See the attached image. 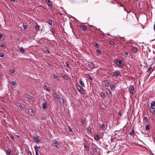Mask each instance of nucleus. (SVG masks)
Listing matches in <instances>:
<instances>
[{"instance_id": "f257e3e1", "label": "nucleus", "mask_w": 155, "mask_h": 155, "mask_svg": "<svg viewBox=\"0 0 155 155\" xmlns=\"http://www.w3.org/2000/svg\"><path fill=\"white\" fill-rule=\"evenodd\" d=\"M116 63L117 65L120 68L124 66V63L121 60L116 59Z\"/></svg>"}, {"instance_id": "f03ea898", "label": "nucleus", "mask_w": 155, "mask_h": 155, "mask_svg": "<svg viewBox=\"0 0 155 155\" xmlns=\"http://www.w3.org/2000/svg\"><path fill=\"white\" fill-rule=\"evenodd\" d=\"M76 87L78 91L81 94H84L85 93L83 90L79 85H76Z\"/></svg>"}, {"instance_id": "7ed1b4c3", "label": "nucleus", "mask_w": 155, "mask_h": 155, "mask_svg": "<svg viewBox=\"0 0 155 155\" xmlns=\"http://www.w3.org/2000/svg\"><path fill=\"white\" fill-rule=\"evenodd\" d=\"M114 76H121V72L119 70L115 71L113 73Z\"/></svg>"}, {"instance_id": "20e7f679", "label": "nucleus", "mask_w": 155, "mask_h": 155, "mask_svg": "<svg viewBox=\"0 0 155 155\" xmlns=\"http://www.w3.org/2000/svg\"><path fill=\"white\" fill-rule=\"evenodd\" d=\"M129 91L130 93L134 94L135 93L134 89V87L132 85L129 87Z\"/></svg>"}, {"instance_id": "39448f33", "label": "nucleus", "mask_w": 155, "mask_h": 155, "mask_svg": "<svg viewBox=\"0 0 155 155\" xmlns=\"http://www.w3.org/2000/svg\"><path fill=\"white\" fill-rule=\"evenodd\" d=\"M87 66H88L89 68H93L94 67L93 64L91 62H88L87 63Z\"/></svg>"}, {"instance_id": "423d86ee", "label": "nucleus", "mask_w": 155, "mask_h": 155, "mask_svg": "<svg viewBox=\"0 0 155 155\" xmlns=\"http://www.w3.org/2000/svg\"><path fill=\"white\" fill-rule=\"evenodd\" d=\"M58 101L62 105H64V99L61 97H59L58 99Z\"/></svg>"}, {"instance_id": "0eeeda50", "label": "nucleus", "mask_w": 155, "mask_h": 155, "mask_svg": "<svg viewBox=\"0 0 155 155\" xmlns=\"http://www.w3.org/2000/svg\"><path fill=\"white\" fill-rule=\"evenodd\" d=\"M47 104L46 101H43L42 104V107L43 109H45L47 108Z\"/></svg>"}, {"instance_id": "6e6552de", "label": "nucleus", "mask_w": 155, "mask_h": 155, "mask_svg": "<svg viewBox=\"0 0 155 155\" xmlns=\"http://www.w3.org/2000/svg\"><path fill=\"white\" fill-rule=\"evenodd\" d=\"M33 139L36 143H38V142H39L38 137V136H37L36 137H34Z\"/></svg>"}, {"instance_id": "1a4fd4ad", "label": "nucleus", "mask_w": 155, "mask_h": 155, "mask_svg": "<svg viewBox=\"0 0 155 155\" xmlns=\"http://www.w3.org/2000/svg\"><path fill=\"white\" fill-rule=\"evenodd\" d=\"M150 107L152 109H155V101H153L151 103Z\"/></svg>"}, {"instance_id": "9d476101", "label": "nucleus", "mask_w": 155, "mask_h": 155, "mask_svg": "<svg viewBox=\"0 0 155 155\" xmlns=\"http://www.w3.org/2000/svg\"><path fill=\"white\" fill-rule=\"evenodd\" d=\"M45 1L47 4L49 6H50L52 5V3L50 0H45Z\"/></svg>"}, {"instance_id": "9b49d317", "label": "nucleus", "mask_w": 155, "mask_h": 155, "mask_svg": "<svg viewBox=\"0 0 155 155\" xmlns=\"http://www.w3.org/2000/svg\"><path fill=\"white\" fill-rule=\"evenodd\" d=\"M40 148V147H38V146L35 145L34 147V148L35 150V152H38V150Z\"/></svg>"}, {"instance_id": "f8f14e48", "label": "nucleus", "mask_w": 155, "mask_h": 155, "mask_svg": "<svg viewBox=\"0 0 155 155\" xmlns=\"http://www.w3.org/2000/svg\"><path fill=\"white\" fill-rule=\"evenodd\" d=\"M7 155H10L12 152V151L10 148H8V150H7Z\"/></svg>"}, {"instance_id": "ddd939ff", "label": "nucleus", "mask_w": 155, "mask_h": 155, "mask_svg": "<svg viewBox=\"0 0 155 155\" xmlns=\"http://www.w3.org/2000/svg\"><path fill=\"white\" fill-rule=\"evenodd\" d=\"M53 97H54L57 98V99H58V98L59 97L58 95L56 93H54L53 94Z\"/></svg>"}, {"instance_id": "4468645a", "label": "nucleus", "mask_w": 155, "mask_h": 155, "mask_svg": "<svg viewBox=\"0 0 155 155\" xmlns=\"http://www.w3.org/2000/svg\"><path fill=\"white\" fill-rule=\"evenodd\" d=\"M25 96L27 98H28L30 99H31L32 98V97L30 95L28 94H26L25 95Z\"/></svg>"}, {"instance_id": "2eb2a0df", "label": "nucleus", "mask_w": 155, "mask_h": 155, "mask_svg": "<svg viewBox=\"0 0 155 155\" xmlns=\"http://www.w3.org/2000/svg\"><path fill=\"white\" fill-rule=\"evenodd\" d=\"M80 84L83 87H84L85 85L83 81H82L80 79L79 81Z\"/></svg>"}, {"instance_id": "dca6fc26", "label": "nucleus", "mask_w": 155, "mask_h": 155, "mask_svg": "<svg viewBox=\"0 0 155 155\" xmlns=\"http://www.w3.org/2000/svg\"><path fill=\"white\" fill-rule=\"evenodd\" d=\"M19 50L22 53H24L25 52V50L23 48L21 47L20 48H19Z\"/></svg>"}, {"instance_id": "f3484780", "label": "nucleus", "mask_w": 155, "mask_h": 155, "mask_svg": "<svg viewBox=\"0 0 155 155\" xmlns=\"http://www.w3.org/2000/svg\"><path fill=\"white\" fill-rule=\"evenodd\" d=\"M86 78L91 81H92L93 80L92 78L90 75H87L86 76Z\"/></svg>"}, {"instance_id": "a211bd4d", "label": "nucleus", "mask_w": 155, "mask_h": 155, "mask_svg": "<svg viewBox=\"0 0 155 155\" xmlns=\"http://www.w3.org/2000/svg\"><path fill=\"white\" fill-rule=\"evenodd\" d=\"M44 87L45 89H46L48 91H49L50 90L49 87L46 85L44 86Z\"/></svg>"}, {"instance_id": "6ab92c4d", "label": "nucleus", "mask_w": 155, "mask_h": 155, "mask_svg": "<svg viewBox=\"0 0 155 155\" xmlns=\"http://www.w3.org/2000/svg\"><path fill=\"white\" fill-rule=\"evenodd\" d=\"M34 110L32 109H29L28 112L29 114H32L33 113V112Z\"/></svg>"}, {"instance_id": "aec40b11", "label": "nucleus", "mask_w": 155, "mask_h": 155, "mask_svg": "<svg viewBox=\"0 0 155 155\" xmlns=\"http://www.w3.org/2000/svg\"><path fill=\"white\" fill-rule=\"evenodd\" d=\"M132 51L134 52H136L137 51V48H136L133 47L132 48Z\"/></svg>"}, {"instance_id": "412c9836", "label": "nucleus", "mask_w": 155, "mask_h": 155, "mask_svg": "<svg viewBox=\"0 0 155 155\" xmlns=\"http://www.w3.org/2000/svg\"><path fill=\"white\" fill-rule=\"evenodd\" d=\"M107 93L109 96L111 97L112 96L111 92L110 90H108L107 91Z\"/></svg>"}, {"instance_id": "4be33fe9", "label": "nucleus", "mask_w": 155, "mask_h": 155, "mask_svg": "<svg viewBox=\"0 0 155 155\" xmlns=\"http://www.w3.org/2000/svg\"><path fill=\"white\" fill-rule=\"evenodd\" d=\"M54 143L55 146L57 147H58V144L57 141L54 140Z\"/></svg>"}, {"instance_id": "5701e85b", "label": "nucleus", "mask_w": 155, "mask_h": 155, "mask_svg": "<svg viewBox=\"0 0 155 155\" xmlns=\"http://www.w3.org/2000/svg\"><path fill=\"white\" fill-rule=\"evenodd\" d=\"M105 125L104 124L102 123L101 126V128L102 130H103L105 128Z\"/></svg>"}, {"instance_id": "b1692460", "label": "nucleus", "mask_w": 155, "mask_h": 155, "mask_svg": "<svg viewBox=\"0 0 155 155\" xmlns=\"http://www.w3.org/2000/svg\"><path fill=\"white\" fill-rule=\"evenodd\" d=\"M82 29L84 30H87V28L86 26L84 25H82L81 27Z\"/></svg>"}, {"instance_id": "393cba45", "label": "nucleus", "mask_w": 155, "mask_h": 155, "mask_svg": "<svg viewBox=\"0 0 155 155\" xmlns=\"http://www.w3.org/2000/svg\"><path fill=\"white\" fill-rule=\"evenodd\" d=\"M150 128V126L149 125H147L146 126L145 128L146 130H149Z\"/></svg>"}, {"instance_id": "a878e982", "label": "nucleus", "mask_w": 155, "mask_h": 155, "mask_svg": "<svg viewBox=\"0 0 155 155\" xmlns=\"http://www.w3.org/2000/svg\"><path fill=\"white\" fill-rule=\"evenodd\" d=\"M134 131L133 129H132V131L129 133V134L131 135L134 136Z\"/></svg>"}, {"instance_id": "bb28decb", "label": "nucleus", "mask_w": 155, "mask_h": 155, "mask_svg": "<svg viewBox=\"0 0 155 155\" xmlns=\"http://www.w3.org/2000/svg\"><path fill=\"white\" fill-rule=\"evenodd\" d=\"M101 96L103 98H105L106 97L105 94L103 92L101 93Z\"/></svg>"}, {"instance_id": "cd10ccee", "label": "nucleus", "mask_w": 155, "mask_h": 155, "mask_svg": "<svg viewBox=\"0 0 155 155\" xmlns=\"http://www.w3.org/2000/svg\"><path fill=\"white\" fill-rule=\"evenodd\" d=\"M94 139L96 140H98L99 139V137L98 135H97L95 136Z\"/></svg>"}, {"instance_id": "c85d7f7f", "label": "nucleus", "mask_w": 155, "mask_h": 155, "mask_svg": "<svg viewBox=\"0 0 155 155\" xmlns=\"http://www.w3.org/2000/svg\"><path fill=\"white\" fill-rule=\"evenodd\" d=\"M84 148L85 149H87L88 148V147H87V143H84Z\"/></svg>"}, {"instance_id": "c756f323", "label": "nucleus", "mask_w": 155, "mask_h": 155, "mask_svg": "<svg viewBox=\"0 0 155 155\" xmlns=\"http://www.w3.org/2000/svg\"><path fill=\"white\" fill-rule=\"evenodd\" d=\"M115 85H111L110 87V88L111 89L113 90L115 88Z\"/></svg>"}, {"instance_id": "7c9ffc66", "label": "nucleus", "mask_w": 155, "mask_h": 155, "mask_svg": "<svg viewBox=\"0 0 155 155\" xmlns=\"http://www.w3.org/2000/svg\"><path fill=\"white\" fill-rule=\"evenodd\" d=\"M11 83L14 86L16 84V83L15 82L13 81H11Z\"/></svg>"}, {"instance_id": "2f4dec72", "label": "nucleus", "mask_w": 155, "mask_h": 155, "mask_svg": "<svg viewBox=\"0 0 155 155\" xmlns=\"http://www.w3.org/2000/svg\"><path fill=\"white\" fill-rule=\"evenodd\" d=\"M97 52L98 54H99L101 55V51L99 50H97Z\"/></svg>"}, {"instance_id": "473e14b6", "label": "nucleus", "mask_w": 155, "mask_h": 155, "mask_svg": "<svg viewBox=\"0 0 155 155\" xmlns=\"http://www.w3.org/2000/svg\"><path fill=\"white\" fill-rule=\"evenodd\" d=\"M53 77H54V78L55 79L57 80H58L59 79L58 76H56L55 75H54Z\"/></svg>"}, {"instance_id": "72a5a7b5", "label": "nucleus", "mask_w": 155, "mask_h": 155, "mask_svg": "<svg viewBox=\"0 0 155 155\" xmlns=\"http://www.w3.org/2000/svg\"><path fill=\"white\" fill-rule=\"evenodd\" d=\"M9 136L10 137V138H11V139L12 140H14V137L11 134H10V135H9Z\"/></svg>"}, {"instance_id": "f704fd0d", "label": "nucleus", "mask_w": 155, "mask_h": 155, "mask_svg": "<svg viewBox=\"0 0 155 155\" xmlns=\"http://www.w3.org/2000/svg\"><path fill=\"white\" fill-rule=\"evenodd\" d=\"M110 84V83L109 82H108L107 83L105 84V86L108 87L109 86V85Z\"/></svg>"}, {"instance_id": "c9c22d12", "label": "nucleus", "mask_w": 155, "mask_h": 155, "mask_svg": "<svg viewBox=\"0 0 155 155\" xmlns=\"http://www.w3.org/2000/svg\"><path fill=\"white\" fill-rule=\"evenodd\" d=\"M50 31H51L52 32V33H53L54 34L55 32V30L53 29V28H51V30H50Z\"/></svg>"}, {"instance_id": "e433bc0d", "label": "nucleus", "mask_w": 155, "mask_h": 155, "mask_svg": "<svg viewBox=\"0 0 155 155\" xmlns=\"http://www.w3.org/2000/svg\"><path fill=\"white\" fill-rule=\"evenodd\" d=\"M36 30H38L39 29V26L38 25H36L35 27Z\"/></svg>"}, {"instance_id": "4c0bfd02", "label": "nucleus", "mask_w": 155, "mask_h": 155, "mask_svg": "<svg viewBox=\"0 0 155 155\" xmlns=\"http://www.w3.org/2000/svg\"><path fill=\"white\" fill-rule=\"evenodd\" d=\"M9 72L11 73H13L15 72V70L14 69L10 70Z\"/></svg>"}, {"instance_id": "58836bf2", "label": "nucleus", "mask_w": 155, "mask_h": 155, "mask_svg": "<svg viewBox=\"0 0 155 155\" xmlns=\"http://www.w3.org/2000/svg\"><path fill=\"white\" fill-rule=\"evenodd\" d=\"M19 107L21 109H23V107L21 104H20V105H19Z\"/></svg>"}, {"instance_id": "ea45409f", "label": "nucleus", "mask_w": 155, "mask_h": 155, "mask_svg": "<svg viewBox=\"0 0 155 155\" xmlns=\"http://www.w3.org/2000/svg\"><path fill=\"white\" fill-rule=\"evenodd\" d=\"M46 48L47 49H46V50L45 51V52H47L48 53H49V54H50V51H49L48 48Z\"/></svg>"}, {"instance_id": "a19ab883", "label": "nucleus", "mask_w": 155, "mask_h": 155, "mask_svg": "<svg viewBox=\"0 0 155 155\" xmlns=\"http://www.w3.org/2000/svg\"><path fill=\"white\" fill-rule=\"evenodd\" d=\"M48 24L50 25H52V21L51 20L48 21Z\"/></svg>"}, {"instance_id": "79ce46f5", "label": "nucleus", "mask_w": 155, "mask_h": 155, "mask_svg": "<svg viewBox=\"0 0 155 155\" xmlns=\"http://www.w3.org/2000/svg\"><path fill=\"white\" fill-rule=\"evenodd\" d=\"M122 54H122V55H124L125 56H126L128 55V53H123Z\"/></svg>"}, {"instance_id": "37998d69", "label": "nucleus", "mask_w": 155, "mask_h": 155, "mask_svg": "<svg viewBox=\"0 0 155 155\" xmlns=\"http://www.w3.org/2000/svg\"><path fill=\"white\" fill-rule=\"evenodd\" d=\"M119 132H120V130H116L115 131V134H116V135H117Z\"/></svg>"}, {"instance_id": "c03bdc74", "label": "nucleus", "mask_w": 155, "mask_h": 155, "mask_svg": "<svg viewBox=\"0 0 155 155\" xmlns=\"http://www.w3.org/2000/svg\"><path fill=\"white\" fill-rule=\"evenodd\" d=\"M4 55L3 53H0V57L1 58H2L4 57Z\"/></svg>"}, {"instance_id": "a18cd8bd", "label": "nucleus", "mask_w": 155, "mask_h": 155, "mask_svg": "<svg viewBox=\"0 0 155 155\" xmlns=\"http://www.w3.org/2000/svg\"><path fill=\"white\" fill-rule=\"evenodd\" d=\"M91 127H89L87 129V130L88 132H90L91 131Z\"/></svg>"}, {"instance_id": "49530a36", "label": "nucleus", "mask_w": 155, "mask_h": 155, "mask_svg": "<svg viewBox=\"0 0 155 155\" xmlns=\"http://www.w3.org/2000/svg\"><path fill=\"white\" fill-rule=\"evenodd\" d=\"M1 47H3V48H5V46L3 44H1L0 45Z\"/></svg>"}, {"instance_id": "de8ad7c7", "label": "nucleus", "mask_w": 155, "mask_h": 155, "mask_svg": "<svg viewBox=\"0 0 155 155\" xmlns=\"http://www.w3.org/2000/svg\"><path fill=\"white\" fill-rule=\"evenodd\" d=\"M95 46L97 48L99 46V45L98 43H96L95 44Z\"/></svg>"}, {"instance_id": "09e8293b", "label": "nucleus", "mask_w": 155, "mask_h": 155, "mask_svg": "<svg viewBox=\"0 0 155 155\" xmlns=\"http://www.w3.org/2000/svg\"><path fill=\"white\" fill-rule=\"evenodd\" d=\"M27 28V26L26 25H24V28L25 29H26Z\"/></svg>"}, {"instance_id": "8fccbe9b", "label": "nucleus", "mask_w": 155, "mask_h": 155, "mask_svg": "<svg viewBox=\"0 0 155 155\" xmlns=\"http://www.w3.org/2000/svg\"><path fill=\"white\" fill-rule=\"evenodd\" d=\"M63 77L66 80H67V78H68V77L66 75H64L63 76Z\"/></svg>"}, {"instance_id": "3c124183", "label": "nucleus", "mask_w": 155, "mask_h": 155, "mask_svg": "<svg viewBox=\"0 0 155 155\" xmlns=\"http://www.w3.org/2000/svg\"><path fill=\"white\" fill-rule=\"evenodd\" d=\"M114 41H111L110 42V44L111 45H113L114 44Z\"/></svg>"}, {"instance_id": "603ef678", "label": "nucleus", "mask_w": 155, "mask_h": 155, "mask_svg": "<svg viewBox=\"0 0 155 155\" xmlns=\"http://www.w3.org/2000/svg\"><path fill=\"white\" fill-rule=\"evenodd\" d=\"M152 67H149L148 69V71H150L152 69Z\"/></svg>"}, {"instance_id": "864d4df0", "label": "nucleus", "mask_w": 155, "mask_h": 155, "mask_svg": "<svg viewBox=\"0 0 155 155\" xmlns=\"http://www.w3.org/2000/svg\"><path fill=\"white\" fill-rule=\"evenodd\" d=\"M66 66H67V67L69 68L70 66L69 64L67 63H66Z\"/></svg>"}, {"instance_id": "5fc2aeb1", "label": "nucleus", "mask_w": 155, "mask_h": 155, "mask_svg": "<svg viewBox=\"0 0 155 155\" xmlns=\"http://www.w3.org/2000/svg\"><path fill=\"white\" fill-rule=\"evenodd\" d=\"M2 38V34H0V39H1Z\"/></svg>"}, {"instance_id": "6e6d98bb", "label": "nucleus", "mask_w": 155, "mask_h": 155, "mask_svg": "<svg viewBox=\"0 0 155 155\" xmlns=\"http://www.w3.org/2000/svg\"><path fill=\"white\" fill-rule=\"evenodd\" d=\"M144 119L145 120H147V117H145Z\"/></svg>"}, {"instance_id": "4d7b16f0", "label": "nucleus", "mask_w": 155, "mask_h": 155, "mask_svg": "<svg viewBox=\"0 0 155 155\" xmlns=\"http://www.w3.org/2000/svg\"><path fill=\"white\" fill-rule=\"evenodd\" d=\"M38 152H35V155H39Z\"/></svg>"}, {"instance_id": "13d9d810", "label": "nucleus", "mask_w": 155, "mask_h": 155, "mask_svg": "<svg viewBox=\"0 0 155 155\" xmlns=\"http://www.w3.org/2000/svg\"><path fill=\"white\" fill-rule=\"evenodd\" d=\"M153 27H154V30L155 32V22L154 24V25Z\"/></svg>"}, {"instance_id": "bf43d9fd", "label": "nucleus", "mask_w": 155, "mask_h": 155, "mask_svg": "<svg viewBox=\"0 0 155 155\" xmlns=\"http://www.w3.org/2000/svg\"><path fill=\"white\" fill-rule=\"evenodd\" d=\"M101 34L104 36L106 34L104 33L103 32H102V33H101Z\"/></svg>"}, {"instance_id": "052dcab7", "label": "nucleus", "mask_w": 155, "mask_h": 155, "mask_svg": "<svg viewBox=\"0 0 155 155\" xmlns=\"http://www.w3.org/2000/svg\"><path fill=\"white\" fill-rule=\"evenodd\" d=\"M81 122H82V123L83 124H84V120H81Z\"/></svg>"}, {"instance_id": "680f3d73", "label": "nucleus", "mask_w": 155, "mask_h": 155, "mask_svg": "<svg viewBox=\"0 0 155 155\" xmlns=\"http://www.w3.org/2000/svg\"><path fill=\"white\" fill-rule=\"evenodd\" d=\"M48 64L49 66H51V64Z\"/></svg>"}, {"instance_id": "e2e57ef3", "label": "nucleus", "mask_w": 155, "mask_h": 155, "mask_svg": "<svg viewBox=\"0 0 155 155\" xmlns=\"http://www.w3.org/2000/svg\"><path fill=\"white\" fill-rule=\"evenodd\" d=\"M106 35H110V36H111V35H110V34H109V33H108V34H106Z\"/></svg>"}, {"instance_id": "0e129e2a", "label": "nucleus", "mask_w": 155, "mask_h": 155, "mask_svg": "<svg viewBox=\"0 0 155 155\" xmlns=\"http://www.w3.org/2000/svg\"><path fill=\"white\" fill-rule=\"evenodd\" d=\"M115 147V146H114V149H115V150H116V149H115V148H116V147Z\"/></svg>"}, {"instance_id": "69168bd1", "label": "nucleus", "mask_w": 155, "mask_h": 155, "mask_svg": "<svg viewBox=\"0 0 155 155\" xmlns=\"http://www.w3.org/2000/svg\"><path fill=\"white\" fill-rule=\"evenodd\" d=\"M113 143H114V144H115V145H116V142H113Z\"/></svg>"}, {"instance_id": "338daca9", "label": "nucleus", "mask_w": 155, "mask_h": 155, "mask_svg": "<svg viewBox=\"0 0 155 155\" xmlns=\"http://www.w3.org/2000/svg\"><path fill=\"white\" fill-rule=\"evenodd\" d=\"M154 110H153V111H152V110H150V112H154Z\"/></svg>"}, {"instance_id": "774afa93", "label": "nucleus", "mask_w": 155, "mask_h": 155, "mask_svg": "<svg viewBox=\"0 0 155 155\" xmlns=\"http://www.w3.org/2000/svg\"><path fill=\"white\" fill-rule=\"evenodd\" d=\"M118 114H119V115H121V114H120V113H119Z\"/></svg>"}]
</instances>
